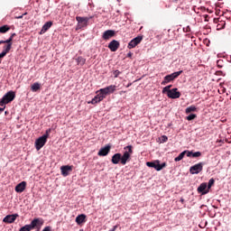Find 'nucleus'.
Masks as SVG:
<instances>
[{
  "label": "nucleus",
  "instance_id": "obj_1",
  "mask_svg": "<svg viewBox=\"0 0 231 231\" xmlns=\"http://www.w3.org/2000/svg\"><path fill=\"white\" fill-rule=\"evenodd\" d=\"M42 225H44V220L42 218H34L30 225H25L21 227L19 231H31L35 229L40 231Z\"/></svg>",
  "mask_w": 231,
  "mask_h": 231
},
{
  "label": "nucleus",
  "instance_id": "obj_2",
  "mask_svg": "<svg viewBox=\"0 0 231 231\" xmlns=\"http://www.w3.org/2000/svg\"><path fill=\"white\" fill-rule=\"evenodd\" d=\"M15 100V92L14 90L8 91L0 100V106H6L10 102Z\"/></svg>",
  "mask_w": 231,
  "mask_h": 231
},
{
  "label": "nucleus",
  "instance_id": "obj_3",
  "mask_svg": "<svg viewBox=\"0 0 231 231\" xmlns=\"http://www.w3.org/2000/svg\"><path fill=\"white\" fill-rule=\"evenodd\" d=\"M127 149L128 151H125L123 155H121V165H125L127 162H131V155L133 154V146L128 145L125 147V150Z\"/></svg>",
  "mask_w": 231,
  "mask_h": 231
},
{
  "label": "nucleus",
  "instance_id": "obj_4",
  "mask_svg": "<svg viewBox=\"0 0 231 231\" xmlns=\"http://www.w3.org/2000/svg\"><path fill=\"white\" fill-rule=\"evenodd\" d=\"M181 73H183V70L173 72L170 75L165 76L163 80L161 83L162 86H167V84H169V82H172L173 80H176V79H178V77H180V75H181Z\"/></svg>",
  "mask_w": 231,
  "mask_h": 231
},
{
  "label": "nucleus",
  "instance_id": "obj_5",
  "mask_svg": "<svg viewBox=\"0 0 231 231\" xmlns=\"http://www.w3.org/2000/svg\"><path fill=\"white\" fill-rule=\"evenodd\" d=\"M89 19H93V16L90 17H82L77 16L76 21L78 22L76 30H82V28H86L88 26V23H89Z\"/></svg>",
  "mask_w": 231,
  "mask_h": 231
},
{
  "label": "nucleus",
  "instance_id": "obj_6",
  "mask_svg": "<svg viewBox=\"0 0 231 231\" xmlns=\"http://www.w3.org/2000/svg\"><path fill=\"white\" fill-rule=\"evenodd\" d=\"M147 167H152V169H155V171H162L164 169V167H167V163L163 162L162 164H160V161H155L153 162H146Z\"/></svg>",
  "mask_w": 231,
  "mask_h": 231
},
{
  "label": "nucleus",
  "instance_id": "obj_7",
  "mask_svg": "<svg viewBox=\"0 0 231 231\" xmlns=\"http://www.w3.org/2000/svg\"><path fill=\"white\" fill-rule=\"evenodd\" d=\"M205 162H199L189 168L190 174H199L203 171V166Z\"/></svg>",
  "mask_w": 231,
  "mask_h": 231
},
{
  "label": "nucleus",
  "instance_id": "obj_8",
  "mask_svg": "<svg viewBox=\"0 0 231 231\" xmlns=\"http://www.w3.org/2000/svg\"><path fill=\"white\" fill-rule=\"evenodd\" d=\"M104 98H106V95L104 93H102L99 89L97 91V96L94 98H92V100L90 102H88V104H93V105L98 104V103L102 102V100H104Z\"/></svg>",
  "mask_w": 231,
  "mask_h": 231
},
{
  "label": "nucleus",
  "instance_id": "obj_9",
  "mask_svg": "<svg viewBox=\"0 0 231 231\" xmlns=\"http://www.w3.org/2000/svg\"><path fill=\"white\" fill-rule=\"evenodd\" d=\"M143 40V36H137L135 38H134L129 43L127 48L129 50H132V48H136V46H138V44H140V42H142V41Z\"/></svg>",
  "mask_w": 231,
  "mask_h": 231
},
{
  "label": "nucleus",
  "instance_id": "obj_10",
  "mask_svg": "<svg viewBox=\"0 0 231 231\" xmlns=\"http://www.w3.org/2000/svg\"><path fill=\"white\" fill-rule=\"evenodd\" d=\"M116 91V86L115 85H110L108 87H106L105 88H100V92L104 93L105 97H107V95H111Z\"/></svg>",
  "mask_w": 231,
  "mask_h": 231
},
{
  "label": "nucleus",
  "instance_id": "obj_11",
  "mask_svg": "<svg viewBox=\"0 0 231 231\" xmlns=\"http://www.w3.org/2000/svg\"><path fill=\"white\" fill-rule=\"evenodd\" d=\"M166 95L168 98L172 99L180 98V97H181V93L178 91V88H172L171 91L167 92Z\"/></svg>",
  "mask_w": 231,
  "mask_h": 231
},
{
  "label": "nucleus",
  "instance_id": "obj_12",
  "mask_svg": "<svg viewBox=\"0 0 231 231\" xmlns=\"http://www.w3.org/2000/svg\"><path fill=\"white\" fill-rule=\"evenodd\" d=\"M116 35V32L113 30H106L103 32L102 39L104 41H109V39H113Z\"/></svg>",
  "mask_w": 231,
  "mask_h": 231
},
{
  "label": "nucleus",
  "instance_id": "obj_13",
  "mask_svg": "<svg viewBox=\"0 0 231 231\" xmlns=\"http://www.w3.org/2000/svg\"><path fill=\"white\" fill-rule=\"evenodd\" d=\"M46 139L43 138L42 136L39 137L36 141H35V148L36 151H41V149H42L43 145H46Z\"/></svg>",
  "mask_w": 231,
  "mask_h": 231
},
{
  "label": "nucleus",
  "instance_id": "obj_14",
  "mask_svg": "<svg viewBox=\"0 0 231 231\" xmlns=\"http://www.w3.org/2000/svg\"><path fill=\"white\" fill-rule=\"evenodd\" d=\"M17 217H19V215L17 214L7 215L5 217H4L3 221L4 223L12 224L15 222V219H17Z\"/></svg>",
  "mask_w": 231,
  "mask_h": 231
},
{
  "label": "nucleus",
  "instance_id": "obj_15",
  "mask_svg": "<svg viewBox=\"0 0 231 231\" xmlns=\"http://www.w3.org/2000/svg\"><path fill=\"white\" fill-rule=\"evenodd\" d=\"M111 152V145H106L99 150L97 152L98 156H107Z\"/></svg>",
  "mask_w": 231,
  "mask_h": 231
},
{
  "label": "nucleus",
  "instance_id": "obj_16",
  "mask_svg": "<svg viewBox=\"0 0 231 231\" xmlns=\"http://www.w3.org/2000/svg\"><path fill=\"white\" fill-rule=\"evenodd\" d=\"M108 48L111 51H116L120 48V42L116 40H113L109 44Z\"/></svg>",
  "mask_w": 231,
  "mask_h": 231
},
{
  "label": "nucleus",
  "instance_id": "obj_17",
  "mask_svg": "<svg viewBox=\"0 0 231 231\" xmlns=\"http://www.w3.org/2000/svg\"><path fill=\"white\" fill-rule=\"evenodd\" d=\"M62 176H69V172L73 171V166L65 165L60 167Z\"/></svg>",
  "mask_w": 231,
  "mask_h": 231
},
{
  "label": "nucleus",
  "instance_id": "obj_18",
  "mask_svg": "<svg viewBox=\"0 0 231 231\" xmlns=\"http://www.w3.org/2000/svg\"><path fill=\"white\" fill-rule=\"evenodd\" d=\"M112 163L114 165H118V163H122V153H116L112 156L111 159Z\"/></svg>",
  "mask_w": 231,
  "mask_h": 231
},
{
  "label": "nucleus",
  "instance_id": "obj_19",
  "mask_svg": "<svg viewBox=\"0 0 231 231\" xmlns=\"http://www.w3.org/2000/svg\"><path fill=\"white\" fill-rule=\"evenodd\" d=\"M26 189V181H22L18 185L15 186L14 190L15 192H24Z\"/></svg>",
  "mask_w": 231,
  "mask_h": 231
},
{
  "label": "nucleus",
  "instance_id": "obj_20",
  "mask_svg": "<svg viewBox=\"0 0 231 231\" xmlns=\"http://www.w3.org/2000/svg\"><path fill=\"white\" fill-rule=\"evenodd\" d=\"M52 25H53L52 22L45 23L44 25L42 26L41 32H40V35H42L43 33H46V31L51 29Z\"/></svg>",
  "mask_w": 231,
  "mask_h": 231
},
{
  "label": "nucleus",
  "instance_id": "obj_21",
  "mask_svg": "<svg viewBox=\"0 0 231 231\" xmlns=\"http://www.w3.org/2000/svg\"><path fill=\"white\" fill-rule=\"evenodd\" d=\"M198 192L199 194H208V189H207V183H201L199 187H198Z\"/></svg>",
  "mask_w": 231,
  "mask_h": 231
},
{
  "label": "nucleus",
  "instance_id": "obj_22",
  "mask_svg": "<svg viewBox=\"0 0 231 231\" xmlns=\"http://www.w3.org/2000/svg\"><path fill=\"white\" fill-rule=\"evenodd\" d=\"M10 50H12V45L6 43L4 45L3 51L0 53V55L2 57H6V54L10 53Z\"/></svg>",
  "mask_w": 231,
  "mask_h": 231
},
{
  "label": "nucleus",
  "instance_id": "obj_23",
  "mask_svg": "<svg viewBox=\"0 0 231 231\" xmlns=\"http://www.w3.org/2000/svg\"><path fill=\"white\" fill-rule=\"evenodd\" d=\"M76 223L77 225H82V223H86V215L84 214L79 215L76 217Z\"/></svg>",
  "mask_w": 231,
  "mask_h": 231
},
{
  "label": "nucleus",
  "instance_id": "obj_24",
  "mask_svg": "<svg viewBox=\"0 0 231 231\" xmlns=\"http://www.w3.org/2000/svg\"><path fill=\"white\" fill-rule=\"evenodd\" d=\"M39 89H41V85L39 82H35L31 86V90L33 91V93H36V91H39Z\"/></svg>",
  "mask_w": 231,
  "mask_h": 231
},
{
  "label": "nucleus",
  "instance_id": "obj_25",
  "mask_svg": "<svg viewBox=\"0 0 231 231\" xmlns=\"http://www.w3.org/2000/svg\"><path fill=\"white\" fill-rule=\"evenodd\" d=\"M77 64L79 66H84L86 64V59H84L83 57H78Z\"/></svg>",
  "mask_w": 231,
  "mask_h": 231
},
{
  "label": "nucleus",
  "instance_id": "obj_26",
  "mask_svg": "<svg viewBox=\"0 0 231 231\" xmlns=\"http://www.w3.org/2000/svg\"><path fill=\"white\" fill-rule=\"evenodd\" d=\"M197 110L196 106H190L186 108L185 113L186 115H189V113H194Z\"/></svg>",
  "mask_w": 231,
  "mask_h": 231
},
{
  "label": "nucleus",
  "instance_id": "obj_27",
  "mask_svg": "<svg viewBox=\"0 0 231 231\" xmlns=\"http://www.w3.org/2000/svg\"><path fill=\"white\" fill-rule=\"evenodd\" d=\"M6 32H10V27L8 25H3L0 27V33H6Z\"/></svg>",
  "mask_w": 231,
  "mask_h": 231
},
{
  "label": "nucleus",
  "instance_id": "obj_28",
  "mask_svg": "<svg viewBox=\"0 0 231 231\" xmlns=\"http://www.w3.org/2000/svg\"><path fill=\"white\" fill-rule=\"evenodd\" d=\"M51 133V129L49 128L46 130L45 134L42 136V138L45 139L48 142V138H50V134Z\"/></svg>",
  "mask_w": 231,
  "mask_h": 231
},
{
  "label": "nucleus",
  "instance_id": "obj_29",
  "mask_svg": "<svg viewBox=\"0 0 231 231\" xmlns=\"http://www.w3.org/2000/svg\"><path fill=\"white\" fill-rule=\"evenodd\" d=\"M185 151L180 152L178 157L174 159V162H181L182 158H185Z\"/></svg>",
  "mask_w": 231,
  "mask_h": 231
},
{
  "label": "nucleus",
  "instance_id": "obj_30",
  "mask_svg": "<svg viewBox=\"0 0 231 231\" xmlns=\"http://www.w3.org/2000/svg\"><path fill=\"white\" fill-rule=\"evenodd\" d=\"M171 88H172V85H169V86L164 87L162 88L163 95L169 93V91H171L172 89H171Z\"/></svg>",
  "mask_w": 231,
  "mask_h": 231
},
{
  "label": "nucleus",
  "instance_id": "obj_31",
  "mask_svg": "<svg viewBox=\"0 0 231 231\" xmlns=\"http://www.w3.org/2000/svg\"><path fill=\"white\" fill-rule=\"evenodd\" d=\"M197 117H198V116H197L196 114H190L189 116H188L186 117V120H188L189 122H190V121L194 120V119L197 118Z\"/></svg>",
  "mask_w": 231,
  "mask_h": 231
},
{
  "label": "nucleus",
  "instance_id": "obj_32",
  "mask_svg": "<svg viewBox=\"0 0 231 231\" xmlns=\"http://www.w3.org/2000/svg\"><path fill=\"white\" fill-rule=\"evenodd\" d=\"M13 42H14V38L9 37V39L4 41V44H10V46H12Z\"/></svg>",
  "mask_w": 231,
  "mask_h": 231
},
{
  "label": "nucleus",
  "instance_id": "obj_33",
  "mask_svg": "<svg viewBox=\"0 0 231 231\" xmlns=\"http://www.w3.org/2000/svg\"><path fill=\"white\" fill-rule=\"evenodd\" d=\"M214 183H216V180L214 179H210L208 183V189H211L212 185H214Z\"/></svg>",
  "mask_w": 231,
  "mask_h": 231
},
{
  "label": "nucleus",
  "instance_id": "obj_34",
  "mask_svg": "<svg viewBox=\"0 0 231 231\" xmlns=\"http://www.w3.org/2000/svg\"><path fill=\"white\" fill-rule=\"evenodd\" d=\"M201 156V152H192V158H199Z\"/></svg>",
  "mask_w": 231,
  "mask_h": 231
},
{
  "label": "nucleus",
  "instance_id": "obj_35",
  "mask_svg": "<svg viewBox=\"0 0 231 231\" xmlns=\"http://www.w3.org/2000/svg\"><path fill=\"white\" fill-rule=\"evenodd\" d=\"M184 152L188 158H190L192 156V152L189 150L184 151Z\"/></svg>",
  "mask_w": 231,
  "mask_h": 231
},
{
  "label": "nucleus",
  "instance_id": "obj_36",
  "mask_svg": "<svg viewBox=\"0 0 231 231\" xmlns=\"http://www.w3.org/2000/svg\"><path fill=\"white\" fill-rule=\"evenodd\" d=\"M120 73H122L120 72V70H115L114 71L115 79H118V76L120 75Z\"/></svg>",
  "mask_w": 231,
  "mask_h": 231
},
{
  "label": "nucleus",
  "instance_id": "obj_37",
  "mask_svg": "<svg viewBox=\"0 0 231 231\" xmlns=\"http://www.w3.org/2000/svg\"><path fill=\"white\" fill-rule=\"evenodd\" d=\"M221 62H223V60H221L217 61V65L218 68H223V66H221Z\"/></svg>",
  "mask_w": 231,
  "mask_h": 231
},
{
  "label": "nucleus",
  "instance_id": "obj_38",
  "mask_svg": "<svg viewBox=\"0 0 231 231\" xmlns=\"http://www.w3.org/2000/svg\"><path fill=\"white\" fill-rule=\"evenodd\" d=\"M162 142H167L169 140V138L167 136L163 135L162 137Z\"/></svg>",
  "mask_w": 231,
  "mask_h": 231
},
{
  "label": "nucleus",
  "instance_id": "obj_39",
  "mask_svg": "<svg viewBox=\"0 0 231 231\" xmlns=\"http://www.w3.org/2000/svg\"><path fill=\"white\" fill-rule=\"evenodd\" d=\"M186 32H190V26H187V27H186Z\"/></svg>",
  "mask_w": 231,
  "mask_h": 231
},
{
  "label": "nucleus",
  "instance_id": "obj_40",
  "mask_svg": "<svg viewBox=\"0 0 231 231\" xmlns=\"http://www.w3.org/2000/svg\"><path fill=\"white\" fill-rule=\"evenodd\" d=\"M15 32L12 33L10 37H12V39H14L15 37Z\"/></svg>",
  "mask_w": 231,
  "mask_h": 231
},
{
  "label": "nucleus",
  "instance_id": "obj_41",
  "mask_svg": "<svg viewBox=\"0 0 231 231\" xmlns=\"http://www.w3.org/2000/svg\"><path fill=\"white\" fill-rule=\"evenodd\" d=\"M127 57H129V58L133 57V53L129 52V53L127 54Z\"/></svg>",
  "mask_w": 231,
  "mask_h": 231
},
{
  "label": "nucleus",
  "instance_id": "obj_42",
  "mask_svg": "<svg viewBox=\"0 0 231 231\" xmlns=\"http://www.w3.org/2000/svg\"><path fill=\"white\" fill-rule=\"evenodd\" d=\"M0 44H5V40H1Z\"/></svg>",
  "mask_w": 231,
  "mask_h": 231
},
{
  "label": "nucleus",
  "instance_id": "obj_43",
  "mask_svg": "<svg viewBox=\"0 0 231 231\" xmlns=\"http://www.w3.org/2000/svg\"><path fill=\"white\" fill-rule=\"evenodd\" d=\"M204 17H205V20L207 21L208 14H205Z\"/></svg>",
  "mask_w": 231,
  "mask_h": 231
},
{
  "label": "nucleus",
  "instance_id": "obj_44",
  "mask_svg": "<svg viewBox=\"0 0 231 231\" xmlns=\"http://www.w3.org/2000/svg\"><path fill=\"white\" fill-rule=\"evenodd\" d=\"M3 111H5V107L4 108L0 107V113H3Z\"/></svg>",
  "mask_w": 231,
  "mask_h": 231
},
{
  "label": "nucleus",
  "instance_id": "obj_45",
  "mask_svg": "<svg viewBox=\"0 0 231 231\" xmlns=\"http://www.w3.org/2000/svg\"><path fill=\"white\" fill-rule=\"evenodd\" d=\"M17 19H23V15L18 16Z\"/></svg>",
  "mask_w": 231,
  "mask_h": 231
},
{
  "label": "nucleus",
  "instance_id": "obj_46",
  "mask_svg": "<svg viewBox=\"0 0 231 231\" xmlns=\"http://www.w3.org/2000/svg\"><path fill=\"white\" fill-rule=\"evenodd\" d=\"M180 201H181V203H183L185 201V199H181Z\"/></svg>",
  "mask_w": 231,
  "mask_h": 231
},
{
  "label": "nucleus",
  "instance_id": "obj_47",
  "mask_svg": "<svg viewBox=\"0 0 231 231\" xmlns=\"http://www.w3.org/2000/svg\"><path fill=\"white\" fill-rule=\"evenodd\" d=\"M129 86H131V83L127 85V88H129Z\"/></svg>",
  "mask_w": 231,
  "mask_h": 231
}]
</instances>
